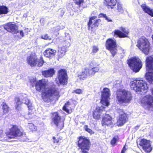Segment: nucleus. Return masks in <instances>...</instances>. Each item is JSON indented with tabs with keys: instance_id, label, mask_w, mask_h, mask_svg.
I'll list each match as a JSON object with an SVG mask.
<instances>
[{
	"instance_id": "obj_1",
	"label": "nucleus",
	"mask_w": 153,
	"mask_h": 153,
	"mask_svg": "<svg viewBox=\"0 0 153 153\" xmlns=\"http://www.w3.org/2000/svg\"><path fill=\"white\" fill-rule=\"evenodd\" d=\"M46 83L44 80H39L36 83V90L42 92V99L45 102H51L56 101L60 97L59 89L56 88H46Z\"/></svg>"
},
{
	"instance_id": "obj_2",
	"label": "nucleus",
	"mask_w": 153,
	"mask_h": 153,
	"mask_svg": "<svg viewBox=\"0 0 153 153\" xmlns=\"http://www.w3.org/2000/svg\"><path fill=\"white\" fill-rule=\"evenodd\" d=\"M130 85L131 89L141 95L146 93L148 91L147 83L142 80H135L132 81L130 82Z\"/></svg>"
},
{
	"instance_id": "obj_3",
	"label": "nucleus",
	"mask_w": 153,
	"mask_h": 153,
	"mask_svg": "<svg viewBox=\"0 0 153 153\" xmlns=\"http://www.w3.org/2000/svg\"><path fill=\"white\" fill-rule=\"evenodd\" d=\"M116 95V98L120 104L129 103L132 98V95L130 92L125 90L117 91Z\"/></svg>"
},
{
	"instance_id": "obj_4",
	"label": "nucleus",
	"mask_w": 153,
	"mask_h": 153,
	"mask_svg": "<svg viewBox=\"0 0 153 153\" xmlns=\"http://www.w3.org/2000/svg\"><path fill=\"white\" fill-rule=\"evenodd\" d=\"M146 66L148 71L146 74V79L149 83L153 84V56L147 58Z\"/></svg>"
},
{
	"instance_id": "obj_5",
	"label": "nucleus",
	"mask_w": 153,
	"mask_h": 153,
	"mask_svg": "<svg viewBox=\"0 0 153 153\" xmlns=\"http://www.w3.org/2000/svg\"><path fill=\"white\" fill-rule=\"evenodd\" d=\"M137 47L143 53L147 55L150 48V44L148 39L144 36L139 38L137 41Z\"/></svg>"
},
{
	"instance_id": "obj_6",
	"label": "nucleus",
	"mask_w": 153,
	"mask_h": 153,
	"mask_svg": "<svg viewBox=\"0 0 153 153\" xmlns=\"http://www.w3.org/2000/svg\"><path fill=\"white\" fill-rule=\"evenodd\" d=\"M16 103V109L19 110L21 104L24 103L27 105L29 109L31 110L33 108L32 104L30 102V101L26 97L25 95H22L20 97V98L16 97L15 100Z\"/></svg>"
},
{
	"instance_id": "obj_7",
	"label": "nucleus",
	"mask_w": 153,
	"mask_h": 153,
	"mask_svg": "<svg viewBox=\"0 0 153 153\" xmlns=\"http://www.w3.org/2000/svg\"><path fill=\"white\" fill-rule=\"evenodd\" d=\"M128 63L131 67L133 71L136 72H138L142 66V62L138 57H134L129 59Z\"/></svg>"
},
{
	"instance_id": "obj_8",
	"label": "nucleus",
	"mask_w": 153,
	"mask_h": 153,
	"mask_svg": "<svg viewBox=\"0 0 153 153\" xmlns=\"http://www.w3.org/2000/svg\"><path fill=\"white\" fill-rule=\"evenodd\" d=\"M22 134V132L20 131L16 126H13L10 130L9 134H6V136L3 139L0 140L3 141H9V139L14 138L16 137H19L21 136Z\"/></svg>"
},
{
	"instance_id": "obj_9",
	"label": "nucleus",
	"mask_w": 153,
	"mask_h": 153,
	"mask_svg": "<svg viewBox=\"0 0 153 153\" xmlns=\"http://www.w3.org/2000/svg\"><path fill=\"white\" fill-rule=\"evenodd\" d=\"M141 105L145 108L153 110V97L147 95L143 97L141 100Z\"/></svg>"
},
{
	"instance_id": "obj_10",
	"label": "nucleus",
	"mask_w": 153,
	"mask_h": 153,
	"mask_svg": "<svg viewBox=\"0 0 153 153\" xmlns=\"http://www.w3.org/2000/svg\"><path fill=\"white\" fill-rule=\"evenodd\" d=\"M65 38L63 41V45L62 47H59L58 50V55L60 57L63 56L67 51V48L71 45L70 41L71 39L68 33L65 34Z\"/></svg>"
},
{
	"instance_id": "obj_11",
	"label": "nucleus",
	"mask_w": 153,
	"mask_h": 153,
	"mask_svg": "<svg viewBox=\"0 0 153 153\" xmlns=\"http://www.w3.org/2000/svg\"><path fill=\"white\" fill-rule=\"evenodd\" d=\"M90 145V142L89 140L80 137L79 138L78 146L81 149L83 153H88Z\"/></svg>"
},
{
	"instance_id": "obj_12",
	"label": "nucleus",
	"mask_w": 153,
	"mask_h": 153,
	"mask_svg": "<svg viewBox=\"0 0 153 153\" xmlns=\"http://www.w3.org/2000/svg\"><path fill=\"white\" fill-rule=\"evenodd\" d=\"M27 63L31 66L33 67L36 65L41 66L43 65L44 61L42 59H39L36 58V56L33 55H31L27 58Z\"/></svg>"
},
{
	"instance_id": "obj_13",
	"label": "nucleus",
	"mask_w": 153,
	"mask_h": 153,
	"mask_svg": "<svg viewBox=\"0 0 153 153\" xmlns=\"http://www.w3.org/2000/svg\"><path fill=\"white\" fill-rule=\"evenodd\" d=\"M64 118H62L57 112H54L52 114V122L56 126L60 129L64 127Z\"/></svg>"
},
{
	"instance_id": "obj_14",
	"label": "nucleus",
	"mask_w": 153,
	"mask_h": 153,
	"mask_svg": "<svg viewBox=\"0 0 153 153\" xmlns=\"http://www.w3.org/2000/svg\"><path fill=\"white\" fill-rule=\"evenodd\" d=\"M110 95V91L107 88H104L102 92L101 102L103 105L107 106L109 105V102Z\"/></svg>"
},
{
	"instance_id": "obj_15",
	"label": "nucleus",
	"mask_w": 153,
	"mask_h": 153,
	"mask_svg": "<svg viewBox=\"0 0 153 153\" xmlns=\"http://www.w3.org/2000/svg\"><path fill=\"white\" fill-rule=\"evenodd\" d=\"M106 46L107 49L109 50L113 56H114L117 53L116 41L111 39H108L106 41Z\"/></svg>"
},
{
	"instance_id": "obj_16",
	"label": "nucleus",
	"mask_w": 153,
	"mask_h": 153,
	"mask_svg": "<svg viewBox=\"0 0 153 153\" xmlns=\"http://www.w3.org/2000/svg\"><path fill=\"white\" fill-rule=\"evenodd\" d=\"M139 145L141 146L143 149L146 152L149 153L151 151L152 148L151 146L150 141L145 139H139Z\"/></svg>"
},
{
	"instance_id": "obj_17",
	"label": "nucleus",
	"mask_w": 153,
	"mask_h": 153,
	"mask_svg": "<svg viewBox=\"0 0 153 153\" xmlns=\"http://www.w3.org/2000/svg\"><path fill=\"white\" fill-rule=\"evenodd\" d=\"M2 27L7 31L10 32L13 34H16L19 32L18 30V27L15 24L9 23L4 25Z\"/></svg>"
},
{
	"instance_id": "obj_18",
	"label": "nucleus",
	"mask_w": 153,
	"mask_h": 153,
	"mask_svg": "<svg viewBox=\"0 0 153 153\" xmlns=\"http://www.w3.org/2000/svg\"><path fill=\"white\" fill-rule=\"evenodd\" d=\"M58 79L61 84H66L67 82V76L65 71L62 69L60 70L58 72Z\"/></svg>"
},
{
	"instance_id": "obj_19",
	"label": "nucleus",
	"mask_w": 153,
	"mask_h": 153,
	"mask_svg": "<svg viewBox=\"0 0 153 153\" xmlns=\"http://www.w3.org/2000/svg\"><path fill=\"white\" fill-rule=\"evenodd\" d=\"M120 30L123 31V33L119 30H117L114 31V35H116L120 37H127L128 34L129 33L128 30L125 27H120Z\"/></svg>"
},
{
	"instance_id": "obj_20",
	"label": "nucleus",
	"mask_w": 153,
	"mask_h": 153,
	"mask_svg": "<svg viewBox=\"0 0 153 153\" xmlns=\"http://www.w3.org/2000/svg\"><path fill=\"white\" fill-rule=\"evenodd\" d=\"M102 126H110L113 124L112 117L107 114H105L102 118Z\"/></svg>"
},
{
	"instance_id": "obj_21",
	"label": "nucleus",
	"mask_w": 153,
	"mask_h": 153,
	"mask_svg": "<svg viewBox=\"0 0 153 153\" xmlns=\"http://www.w3.org/2000/svg\"><path fill=\"white\" fill-rule=\"evenodd\" d=\"M55 73L54 69L51 68L48 70L42 71V74L44 76L47 77L52 76Z\"/></svg>"
},
{
	"instance_id": "obj_22",
	"label": "nucleus",
	"mask_w": 153,
	"mask_h": 153,
	"mask_svg": "<svg viewBox=\"0 0 153 153\" xmlns=\"http://www.w3.org/2000/svg\"><path fill=\"white\" fill-rule=\"evenodd\" d=\"M56 51L51 48L46 50L44 53V56L47 57H51L54 56Z\"/></svg>"
},
{
	"instance_id": "obj_23",
	"label": "nucleus",
	"mask_w": 153,
	"mask_h": 153,
	"mask_svg": "<svg viewBox=\"0 0 153 153\" xmlns=\"http://www.w3.org/2000/svg\"><path fill=\"white\" fill-rule=\"evenodd\" d=\"M88 68H87L82 70V72L78 74V76L81 79H84L88 76Z\"/></svg>"
},
{
	"instance_id": "obj_24",
	"label": "nucleus",
	"mask_w": 153,
	"mask_h": 153,
	"mask_svg": "<svg viewBox=\"0 0 153 153\" xmlns=\"http://www.w3.org/2000/svg\"><path fill=\"white\" fill-rule=\"evenodd\" d=\"M126 114H124L123 117H119V118L117 122V125L119 126H123L126 123Z\"/></svg>"
},
{
	"instance_id": "obj_25",
	"label": "nucleus",
	"mask_w": 153,
	"mask_h": 153,
	"mask_svg": "<svg viewBox=\"0 0 153 153\" xmlns=\"http://www.w3.org/2000/svg\"><path fill=\"white\" fill-rule=\"evenodd\" d=\"M102 111L100 107L97 108L93 113L94 118L96 120H99L100 118L101 114Z\"/></svg>"
},
{
	"instance_id": "obj_26",
	"label": "nucleus",
	"mask_w": 153,
	"mask_h": 153,
	"mask_svg": "<svg viewBox=\"0 0 153 153\" xmlns=\"http://www.w3.org/2000/svg\"><path fill=\"white\" fill-rule=\"evenodd\" d=\"M99 70V68L97 67H90L89 69L88 68V76H92L96 72L98 71Z\"/></svg>"
},
{
	"instance_id": "obj_27",
	"label": "nucleus",
	"mask_w": 153,
	"mask_h": 153,
	"mask_svg": "<svg viewBox=\"0 0 153 153\" xmlns=\"http://www.w3.org/2000/svg\"><path fill=\"white\" fill-rule=\"evenodd\" d=\"M105 4L112 9L116 4V0H105Z\"/></svg>"
},
{
	"instance_id": "obj_28",
	"label": "nucleus",
	"mask_w": 153,
	"mask_h": 153,
	"mask_svg": "<svg viewBox=\"0 0 153 153\" xmlns=\"http://www.w3.org/2000/svg\"><path fill=\"white\" fill-rule=\"evenodd\" d=\"M8 12V8L6 6H0V14H6Z\"/></svg>"
},
{
	"instance_id": "obj_29",
	"label": "nucleus",
	"mask_w": 153,
	"mask_h": 153,
	"mask_svg": "<svg viewBox=\"0 0 153 153\" xmlns=\"http://www.w3.org/2000/svg\"><path fill=\"white\" fill-rule=\"evenodd\" d=\"M27 127L31 131H35L36 129V127L33 123H29L27 125Z\"/></svg>"
},
{
	"instance_id": "obj_30",
	"label": "nucleus",
	"mask_w": 153,
	"mask_h": 153,
	"mask_svg": "<svg viewBox=\"0 0 153 153\" xmlns=\"http://www.w3.org/2000/svg\"><path fill=\"white\" fill-rule=\"evenodd\" d=\"M95 19V17L94 16L90 18L89 19V22L88 23V28L89 30H90L91 28L92 29L93 27H92V26H91V25H92V20H94ZM93 25H92V26Z\"/></svg>"
},
{
	"instance_id": "obj_31",
	"label": "nucleus",
	"mask_w": 153,
	"mask_h": 153,
	"mask_svg": "<svg viewBox=\"0 0 153 153\" xmlns=\"http://www.w3.org/2000/svg\"><path fill=\"white\" fill-rule=\"evenodd\" d=\"M2 109L3 110V112L5 114L7 112L8 110V108L7 105L4 103L2 104Z\"/></svg>"
},
{
	"instance_id": "obj_32",
	"label": "nucleus",
	"mask_w": 153,
	"mask_h": 153,
	"mask_svg": "<svg viewBox=\"0 0 153 153\" xmlns=\"http://www.w3.org/2000/svg\"><path fill=\"white\" fill-rule=\"evenodd\" d=\"M70 105V102H68L66 103H65V105H64L63 107V109L64 111H65L67 113H69V110L67 108L68 106Z\"/></svg>"
},
{
	"instance_id": "obj_33",
	"label": "nucleus",
	"mask_w": 153,
	"mask_h": 153,
	"mask_svg": "<svg viewBox=\"0 0 153 153\" xmlns=\"http://www.w3.org/2000/svg\"><path fill=\"white\" fill-rule=\"evenodd\" d=\"M121 81L120 80H118L116 81L114 86L117 88H119L121 87L122 85L121 84Z\"/></svg>"
},
{
	"instance_id": "obj_34",
	"label": "nucleus",
	"mask_w": 153,
	"mask_h": 153,
	"mask_svg": "<svg viewBox=\"0 0 153 153\" xmlns=\"http://www.w3.org/2000/svg\"><path fill=\"white\" fill-rule=\"evenodd\" d=\"M28 29L27 28H25L24 30H20L19 31V33L20 36L22 37H23L24 36V34H27V32H26V30H27Z\"/></svg>"
},
{
	"instance_id": "obj_35",
	"label": "nucleus",
	"mask_w": 153,
	"mask_h": 153,
	"mask_svg": "<svg viewBox=\"0 0 153 153\" xmlns=\"http://www.w3.org/2000/svg\"><path fill=\"white\" fill-rule=\"evenodd\" d=\"M117 9L118 11L120 13H123L124 12V10L122 7V5L120 4H117Z\"/></svg>"
},
{
	"instance_id": "obj_36",
	"label": "nucleus",
	"mask_w": 153,
	"mask_h": 153,
	"mask_svg": "<svg viewBox=\"0 0 153 153\" xmlns=\"http://www.w3.org/2000/svg\"><path fill=\"white\" fill-rule=\"evenodd\" d=\"M99 16L100 17H103L105 18L108 22H112V21L111 19H109L108 17L106 16V14H104L102 13L100 14L99 15Z\"/></svg>"
},
{
	"instance_id": "obj_37",
	"label": "nucleus",
	"mask_w": 153,
	"mask_h": 153,
	"mask_svg": "<svg viewBox=\"0 0 153 153\" xmlns=\"http://www.w3.org/2000/svg\"><path fill=\"white\" fill-rule=\"evenodd\" d=\"M117 112L119 114V117L123 116L124 114H126L122 109H119L117 110Z\"/></svg>"
},
{
	"instance_id": "obj_38",
	"label": "nucleus",
	"mask_w": 153,
	"mask_h": 153,
	"mask_svg": "<svg viewBox=\"0 0 153 153\" xmlns=\"http://www.w3.org/2000/svg\"><path fill=\"white\" fill-rule=\"evenodd\" d=\"M84 128L85 130L90 134H92L94 133V132L91 129L88 128L87 125H85Z\"/></svg>"
},
{
	"instance_id": "obj_39",
	"label": "nucleus",
	"mask_w": 153,
	"mask_h": 153,
	"mask_svg": "<svg viewBox=\"0 0 153 153\" xmlns=\"http://www.w3.org/2000/svg\"><path fill=\"white\" fill-rule=\"evenodd\" d=\"M41 38L46 39V40H50L51 39V38L50 36H48V34H45L44 35H43L41 36Z\"/></svg>"
},
{
	"instance_id": "obj_40",
	"label": "nucleus",
	"mask_w": 153,
	"mask_h": 153,
	"mask_svg": "<svg viewBox=\"0 0 153 153\" xmlns=\"http://www.w3.org/2000/svg\"><path fill=\"white\" fill-rule=\"evenodd\" d=\"M36 82V79L35 78H32L30 80V82L32 86H33Z\"/></svg>"
},
{
	"instance_id": "obj_41",
	"label": "nucleus",
	"mask_w": 153,
	"mask_h": 153,
	"mask_svg": "<svg viewBox=\"0 0 153 153\" xmlns=\"http://www.w3.org/2000/svg\"><path fill=\"white\" fill-rule=\"evenodd\" d=\"M101 22L100 19H97L95 21L94 25L95 27H98L99 25V23Z\"/></svg>"
},
{
	"instance_id": "obj_42",
	"label": "nucleus",
	"mask_w": 153,
	"mask_h": 153,
	"mask_svg": "<svg viewBox=\"0 0 153 153\" xmlns=\"http://www.w3.org/2000/svg\"><path fill=\"white\" fill-rule=\"evenodd\" d=\"M98 48L96 46H94L92 48V51L94 53H95L97 52L98 50Z\"/></svg>"
},
{
	"instance_id": "obj_43",
	"label": "nucleus",
	"mask_w": 153,
	"mask_h": 153,
	"mask_svg": "<svg viewBox=\"0 0 153 153\" xmlns=\"http://www.w3.org/2000/svg\"><path fill=\"white\" fill-rule=\"evenodd\" d=\"M74 92H75L76 94H81L82 93V91L81 89H77L76 90L74 91Z\"/></svg>"
},
{
	"instance_id": "obj_44",
	"label": "nucleus",
	"mask_w": 153,
	"mask_h": 153,
	"mask_svg": "<svg viewBox=\"0 0 153 153\" xmlns=\"http://www.w3.org/2000/svg\"><path fill=\"white\" fill-rule=\"evenodd\" d=\"M117 142V139L115 138H114L111 141V143L112 145H114Z\"/></svg>"
},
{
	"instance_id": "obj_45",
	"label": "nucleus",
	"mask_w": 153,
	"mask_h": 153,
	"mask_svg": "<svg viewBox=\"0 0 153 153\" xmlns=\"http://www.w3.org/2000/svg\"><path fill=\"white\" fill-rule=\"evenodd\" d=\"M53 142L54 143H58L59 142V140L56 139L55 137H53Z\"/></svg>"
},
{
	"instance_id": "obj_46",
	"label": "nucleus",
	"mask_w": 153,
	"mask_h": 153,
	"mask_svg": "<svg viewBox=\"0 0 153 153\" xmlns=\"http://www.w3.org/2000/svg\"><path fill=\"white\" fill-rule=\"evenodd\" d=\"M3 137V131L2 130H0V138Z\"/></svg>"
},
{
	"instance_id": "obj_47",
	"label": "nucleus",
	"mask_w": 153,
	"mask_h": 153,
	"mask_svg": "<svg viewBox=\"0 0 153 153\" xmlns=\"http://www.w3.org/2000/svg\"><path fill=\"white\" fill-rule=\"evenodd\" d=\"M126 150V148L124 146L122 150L121 153H124Z\"/></svg>"
},
{
	"instance_id": "obj_48",
	"label": "nucleus",
	"mask_w": 153,
	"mask_h": 153,
	"mask_svg": "<svg viewBox=\"0 0 153 153\" xmlns=\"http://www.w3.org/2000/svg\"><path fill=\"white\" fill-rule=\"evenodd\" d=\"M28 115L29 117V118H32V116L33 115V114H30V113H29Z\"/></svg>"
},
{
	"instance_id": "obj_49",
	"label": "nucleus",
	"mask_w": 153,
	"mask_h": 153,
	"mask_svg": "<svg viewBox=\"0 0 153 153\" xmlns=\"http://www.w3.org/2000/svg\"><path fill=\"white\" fill-rule=\"evenodd\" d=\"M140 125H137L135 127V130H137L138 129V128L139 127Z\"/></svg>"
},
{
	"instance_id": "obj_50",
	"label": "nucleus",
	"mask_w": 153,
	"mask_h": 153,
	"mask_svg": "<svg viewBox=\"0 0 153 153\" xmlns=\"http://www.w3.org/2000/svg\"><path fill=\"white\" fill-rule=\"evenodd\" d=\"M151 91H152V94H153V88H152L151 89Z\"/></svg>"
},
{
	"instance_id": "obj_51",
	"label": "nucleus",
	"mask_w": 153,
	"mask_h": 153,
	"mask_svg": "<svg viewBox=\"0 0 153 153\" xmlns=\"http://www.w3.org/2000/svg\"><path fill=\"white\" fill-rule=\"evenodd\" d=\"M26 141V140H23V141Z\"/></svg>"
}]
</instances>
